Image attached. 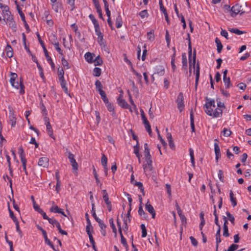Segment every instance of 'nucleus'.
<instances>
[{"label":"nucleus","instance_id":"f257e3e1","mask_svg":"<svg viewBox=\"0 0 251 251\" xmlns=\"http://www.w3.org/2000/svg\"><path fill=\"white\" fill-rule=\"evenodd\" d=\"M18 78L17 74L11 72V77L10 82L12 86L15 87L17 89L20 88V94H24L25 93V86L23 83V79L22 77L20 78V82L18 81Z\"/></svg>","mask_w":251,"mask_h":251},{"label":"nucleus","instance_id":"f03ea898","mask_svg":"<svg viewBox=\"0 0 251 251\" xmlns=\"http://www.w3.org/2000/svg\"><path fill=\"white\" fill-rule=\"evenodd\" d=\"M206 103L203 106L205 112L208 115H211V112L213 111V108L216 107L215 100H210V99L206 97Z\"/></svg>","mask_w":251,"mask_h":251},{"label":"nucleus","instance_id":"7ed1b4c3","mask_svg":"<svg viewBox=\"0 0 251 251\" xmlns=\"http://www.w3.org/2000/svg\"><path fill=\"white\" fill-rule=\"evenodd\" d=\"M241 8L242 5H241L239 3H237L234 5L232 6V12L230 13L231 16L235 17L239 13H240V15H242L245 13V11H243Z\"/></svg>","mask_w":251,"mask_h":251},{"label":"nucleus","instance_id":"20e7f679","mask_svg":"<svg viewBox=\"0 0 251 251\" xmlns=\"http://www.w3.org/2000/svg\"><path fill=\"white\" fill-rule=\"evenodd\" d=\"M122 97L123 95L121 94L119 98L117 99V102L119 105H120L123 108L128 109L131 112H132V110L130 106L127 103L125 100L121 98Z\"/></svg>","mask_w":251,"mask_h":251},{"label":"nucleus","instance_id":"39448f33","mask_svg":"<svg viewBox=\"0 0 251 251\" xmlns=\"http://www.w3.org/2000/svg\"><path fill=\"white\" fill-rule=\"evenodd\" d=\"M183 95L182 92H180L177 96L176 99V102L177 104V108L179 109L180 112H181L184 108V104L183 103Z\"/></svg>","mask_w":251,"mask_h":251},{"label":"nucleus","instance_id":"423d86ee","mask_svg":"<svg viewBox=\"0 0 251 251\" xmlns=\"http://www.w3.org/2000/svg\"><path fill=\"white\" fill-rule=\"evenodd\" d=\"M68 158L70 160V163L73 167V169L74 170H77L78 165L77 163L76 162L75 159V155L70 152H69Z\"/></svg>","mask_w":251,"mask_h":251},{"label":"nucleus","instance_id":"0eeeda50","mask_svg":"<svg viewBox=\"0 0 251 251\" xmlns=\"http://www.w3.org/2000/svg\"><path fill=\"white\" fill-rule=\"evenodd\" d=\"M18 13L22 19V20L24 22V25L25 26V28H26L27 31L28 32L30 31L29 27L27 24V23L26 22L25 16L22 11L21 10V9L20 6H18Z\"/></svg>","mask_w":251,"mask_h":251},{"label":"nucleus","instance_id":"6e6552de","mask_svg":"<svg viewBox=\"0 0 251 251\" xmlns=\"http://www.w3.org/2000/svg\"><path fill=\"white\" fill-rule=\"evenodd\" d=\"M49 159L46 157H42L39 159L38 165L44 168L48 167L49 165Z\"/></svg>","mask_w":251,"mask_h":251},{"label":"nucleus","instance_id":"1a4fd4ad","mask_svg":"<svg viewBox=\"0 0 251 251\" xmlns=\"http://www.w3.org/2000/svg\"><path fill=\"white\" fill-rule=\"evenodd\" d=\"M145 207L146 210L151 214L152 218L154 219L155 217V211L153 206L149 203V200L145 205Z\"/></svg>","mask_w":251,"mask_h":251},{"label":"nucleus","instance_id":"9d476101","mask_svg":"<svg viewBox=\"0 0 251 251\" xmlns=\"http://www.w3.org/2000/svg\"><path fill=\"white\" fill-rule=\"evenodd\" d=\"M200 64L199 62L197 64V67H196V80H195V90H197L199 80L200 78Z\"/></svg>","mask_w":251,"mask_h":251},{"label":"nucleus","instance_id":"9b49d317","mask_svg":"<svg viewBox=\"0 0 251 251\" xmlns=\"http://www.w3.org/2000/svg\"><path fill=\"white\" fill-rule=\"evenodd\" d=\"M214 150L215 152V160L217 162L218 161V159L221 157V152H220V149L218 145V144L217 143H214Z\"/></svg>","mask_w":251,"mask_h":251},{"label":"nucleus","instance_id":"f8f14e48","mask_svg":"<svg viewBox=\"0 0 251 251\" xmlns=\"http://www.w3.org/2000/svg\"><path fill=\"white\" fill-rule=\"evenodd\" d=\"M45 55L48 61V62L50 64L51 67L52 69H54L55 68V65L54 63L53 62L51 57L49 55V52L47 50L46 48H45L44 50H43Z\"/></svg>","mask_w":251,"mask_h":251},{"label":"nucleus","instance_id":"ddd939ff","mask_svg":"<svg viewBox=\"0 0 251 251\" xmlns=\"http://www.w3.org/2000/svg\"><path fill=\"white\" fill-rule=\"evenodd\" d=\"M52 2V9L56 12H58L59 8L61 7V3L57 0H50Z\"/></svg>","mask_w":251,"mask_h":251},{"label":"nucleus","instance_id":"4468645a","mask_svg":"<svg viewBox=\"0 0 251 251\" xmlns=\"http://www.w3.org/2000/svg\"><path fill=\"white\" fill-rule=\"evenodd\" d=\"M220 232H221V227H219V228H218V230L217 231V232L216 233V246H217V250H218V247H219V243H220L221 242V234H220Z\"/></svg>","mask_w":251,"mask_h":251},{"label":"nucleus","instance_id":"2eb2a0df","mask_svg":"<svg viewBox=\"0 0 251 251\" xmlns=\"http://www.w3.org/2000/svg\"><path fill=\"white\" fill-rule=\"evenodd\" d=\"M59 81L60 82V85L61 86V87L63 89V90H64V92L66 94H67L69 96H70V94L69 93V92L68 91L67 87L66 86V82L64 78H63V79H59Z\"/></svg>","mask_w":251,"mask_h":251},{"label":"nucleus","instance_id":"dca6fc26","mask_svg":"<svg viewBox=\"0 0 251 251\" xmlns=\"http://www.w3.org/2000/svg\"><path fill=\"white\" fill-rule=\"evenodd\" d=\"M94 56H95V54L89 52L86 53L84 56L86 60L90 63H92L94 62Z\"/></svg>","mask_w":251,"mask_h":251},{"label":"nucleus","instance_id":"f3484780","mask_svg":"<svg viewBox=\"0 0 251 251\" xmlns=\"http://www.w3.org/2000/svg\"><path fill=\"white\" fill-rule=\"evenodd\" d=\"M190 125H191L192 131L195 132L194 114H193L192 109H191V110L190 111Z\"/></svg>","mask_w":251,"mask_h":251},{"label":"nucleus","instance_id":"a211bd4d","mask_svg":"<svg viewBox=\"0 0 251 251\" xmlns=\"http://www.w3.org/2000/svg\"><path fill=\"white\" fill-rule=\"evenodd\" d=\"M186 40L188 41V57H192V45L189 33H187V38Z\"/></svg>","mask_w":251,"mask_h":251},{"label":"nucleus","instance_id":"6ab92c4d","mask_svg":"<svg viewBox=\"0 0 251 251\" xmlns=\"http://www.w3.org/2000/svg\"><path fill=\"white\" fill-rule=\"evenodd\" d=\"M215 43L216 44V45H217V51L219 53H221L222 50V49L223 48V45L222 44V43L221 42V41L220 40V39L218 38H216L215 39Z\"/></svg>","mask_w":251,"mask_h":251},{"label":"nucleus","instance_id":"aec40b11","mask_svg":"<svg viewBox=\"0 0 251 251\" xmlns=\"http://www.w3.org/2000/svg\"><path fill=\"white\" fill-rule=\"evenodd\" d=\"M223 112V110L220 108H216L214 112H211V115L210 116H212L214 118H218L220 116V115H222Z\"/></svg>","mask_w":251,"mask_h":251},{"label":"nucleus","instance_id":"412c9836","mask_svg":"<svg viewBox=\"0 0 251 251\" xmlns=\"http://www.w3.org/2000/svg\"><path fill=\"white\" fill-rule=\"evenodd\" d=\"M165 70L163 66H159V68L156 69V72L154 73V75H157L159 76H162L164 75Z\"/></svg>","mask_w":251,"mask_h":251},{"label":"nucleus","instance_id":"4be33fe9","mask_svg":"<svg viewBox=\"0 0 251 251\" xmlns=\"http://www.w3.org/2000/svg\"><path fill=\"white\" fill-rule=\"evenodd\" d=\"M229 197L232 206L235 207L237 205V201L236 198L234 197L233 193L231 190L230 191Z\"/></svg>","mask_w":251,"mask_h":251},{"label":"nucleus","instance_id":"5701e85b","mask_svg":"<svg viewBox=\"0 0 251 251\" xmlns=\"http://www.w3.org/2000/svg\"><path fill=\"white\" fill-rule=\"evenodd\" d=\"M156 132L157 133L158 138L160 140L161 144H162V146L165 148H166L167 144L166 142L165 141V140L161 136V135L160 134V133H159V130H158V128L157 127H156Z\"/></svg>","mask_w":251,"mask_h":251},{"label":"nucleus","instance_id":"b1692460","mask_svg":"<svg viewBox=\"0 0 251 251\" xmlns=\"http://www.w3.org/2000/svg\"><path fill=\"white\" fill-rule=\"evenodd\" d=\"M95 66H100L103 63L102 58L100 55L97 56L96 58L94 60V62Z\"/></svg>","mask_w":251,"mask_h":251},{"label":"nucleus","instance_id":"393cba45","mask_svg":"<svg viewBox=\"0 0 251 251\" xmlns=\"http://www.w3.org/2000/svg\"><path fill=\"white\" fill-rule=\"evenodd\" d=\"M109 223L110 225V226L112 229V231L114 233L115 236H117V229L116 228V226L114 224V220L113 218H111L109 219Z\"/></svg>","mask_w":251,"mask_h":251},{"label":"nucleus","instance_id":"a878e982","mask_svg":"<svg viewBox=\"0 0 251 251\" xmlns=\"http://www.w3.org/2000/svg\"><path fill=\"white\" fill-rule=\"evenodd\" d=\"M123 24V21L121 16L119 15L116 20V26L117 28H120Z\"/></svg>","mask_w":251,"mask_h":251},{"label":"nucleus","instance_id":"bb28decb","mask_svg":"<svg viewBox=\"0 0 251 251\" xmlns=\"http://www.w3.org/2000/svg\"><path fill=\"white\" fill-rule=\"evenodd\" d=\"M223 81L225 84L226 89H228L232 86V84L230 82V78L229 77L223 78Z\"/></svg>","mask_w":251,"mask_h":251},{"label":"nucleus","instance_id":"cd10ccee","mask_svg":"<svg viewBox=\"0 0 251 251\" xmlns=\"http://www.w3.org/2000/svg\"><path fill=\"white\" fill-rule=\"evenodd\" d=\"M86 231L89 236L90 242L92 245L95 244V241L94 240V238L93 237V236L92 235V233L90 231V229H88V227L86 228Z\"/></svg>","mask_w":251,"mask_h":251},{"label":"nucleus","instance_id":"c85d7f7f","mask_svg":"<svg viewBox=\"0 0 251 251\" xmlns=\"http://www.w3.org/2000/svg\"><path fill=\"white\" fill-rule=\"evenodd\" d=\"M106 105L108 110L110 112H112V116H115L116 114L114 112L113 105L111 103H109V101H108V103H107Z\"/></svg>","mask_w":251,"mask_h":251},{"label":"nucleus","instance_id":"c756f323","mask_svg":"<svg viewBox=\"0 0 251 251\" xmlns=\"http://www.w3.org/2000/svg\"><path fill=\"white\" fill-rule=\"evenodd\" d=\"M120 237H121V243L126 248V250L127 251L128 246L127 244L126 240L125 239V238L124 237L122 232H121V233H120Z\"/></svg>","mask_w":251,"mask_h":251},{"label":"nucleus","instance_id":"7c9ffc66","mask_svg":"<svg viewBox=\"0 0 251 251\" xmlns=\"http://www.w3.org/2000/svg\"><path fill=\"white\" fill-rule=\"evenodd\" d=\"M85 216L86 221H87V225L86 228L88 227V229H90V227H91V229H92V231L93 232V227L91 225V223L90 220L89 218L88 214L87 213H86L85 214Z\"/></svg>","mask_w":251,"mask_h":251},{"label":"nucleus","instance_id":"2f4dec72","mask_svg":"<svg viewBox=\"0 0 251 251\" xmlns=\"http://www.w3.org/2000/svg\"><path fill=\"white\" fill-rule=\"evenodd\" d=\"M99 93L101 96V98L102 99L104 102L105 104H107V103H108V99L106 97L105 92L104 91H100Z\"/></svg>","mask_w":251,"mask_h":251},{"label":"nucleus","instance_id":"473e14b6","mask_svg":"<svg viewBox=\"0 0 251 251\" xmlns=\"http://www.w3.org/2000/svg\"><path fill=\"white\" fill-rule=\"evenodd\" d=\"M102 198L103 199V200L105 203L110 201L109 200V197L108 193L106 192V190H103L102 191Z\"/></svg>","mask_w":251,"mask_h":251},{"label":"nucleus","instance_id":"72a5a7b5","mask_svg":"<svg viewBox=\"0 0 251 251\" xmlns=\"http://www.w3.org/2000/svg\"><path fill=\"white\" fill-rule=\"evenodd\" d=\"M8 211L9 212V215L10 218L13 220V222H17L18 221L17 218L15 216L13 212L12 211V210L10 208L9 206V202H8Z\"/></svg>","mask_w":251,"mask_h":251},{"label":"nucleus","instance_id":"f704fd0d","mask_svg":"<svg viewBox=\"0 0 251 251\" xmlns=\"http://www.w3.org/2000/svg\"><path fill=\"white\" fill-rule=\"evenodd\" d=\"M147 37L150 41H152L154 39V30H151L147 33Z\"/></svg>","mask_w":251,"mask_h":251},{"label":"nucleus","instance_id":"c9c22d12","mask_svg":"<svg viewBox=\"0 0 251 251\" xmlns=\"http://www.w3.org/2000/svg\"><path fill=\"white\" fill-rule=\"evenodd\" d=\"M57 74L58 75L59 79H63L64 78V71L63 68H58L57 71Z\"/></svg>","mask_w":251,"mask_h":251},{"label":"nucleus","instance_id":"e433bc0d","mask_svg":"<svg viewBox=\"0 0 251 251\" xmlns=\"http://www.w3.org/2000/svg\"><path fill=\"white\" fill-rule=\"evenodd\" d=\"M96 221L98 223L99 226L100 228V229L103 230L106 228L107 226L105 224H104L103 221H102L101 220H100V219H96Z\"/></svg>","mask_w":251,"mask_h":251},{"label":"nucleus","instance_id":"4c0bfd02","mask_svg":"<svg viewBox=\"0 0 251 251\" xmlns=\"http://www.w3.org/2000/svg\"><path fill=\"white\" fill-rule=\"evenodd\" d=\"M143 124L145 125V128H146L147 132L149 133V134L151 136L152 132H151V126L150 125L149 121H148L147 123L145 122Z\"/></svg>","mask_w":251,"mask_h":251},{"label":"nucleus","instance_id":"58836bf2","mask_svg":"<svg viewBox=\"0 0 251 251\" xmlns=\"http://www.w3.org/2000/svg\"><path fill=\"white\" fill-rule=\"evenodd\" d=\"M55 225L56 227L57 228L58 231L60 233H61L62 235H67V232L66 231L62 230L61 229L60 225L59 222H57Z\"/></svg>","mask_w":251,"mask_h":251},{"label":"nucleus","instance_id":"ea45409f","mask_svg":"<svg viewBox=\"0 0 251 251\" xmlns=\"http://www.w3.org/2000/svg\"><path fill=\"white\" fill-rule=\"evenodd\" d=\"M228 30L230 32H231L232 33H235V34H236L237 35H241V34H243L244 33L242 31H241V30H240L239 29H238L237 28H228Z\"/></svg>","mask_w":251,"mask_h":251},{"label":"nucleus","instance_id":"a19ab883","mask_svg":"<svg viewBox=\"0 0 251 251\" xmlns=\"http://www.w3.org/2000/svg\"><path fill=\"white\" fill-rule=\"evenodd\" d=\"M62 209L59 208L58 206L56 205L55 206H52L50 208V211L54 213H59L60 211H61Z\"/></svg>","mask_w":251,"mask_h":251},{"label":"nucleus","instance_id":"79ce46f5","mask_svg":"<svg viewBox=\"0 0 251 251\" xmlns=\"http://www.w3.org/2000/svg\"><path fill=\"white\" fill-rule=\"evenodd\" d=\"M95 85L96 89L99 92V93L100 92V91H103L102 89V85L100 81H99V80H97L95 82Z\"/></svg>","mask_w":251,"mask_h":251},{"label":"nucleus","instance_id":"37998d69","mask_svg":"<svg viewBox=\"0 0 251 251\" xmlns=\"http://www.w3.org/2000/svg\"><path fill=\"white\" fill-rule=\"evenodd\" d=\"M223 135L225 137H228L231 135L232 132L230 129L224 128L222 132Z\"/></svg>","mask_w":251,"mask_h":251},{"label":"nucleus","instance_id":"c03bdc74","mask_svg":"<svg viewBox=\"0 0 251 251\" xmlns=\"http://www.w3.org/2000/svg\"><path fill=\"white\" fill-rule=\"evenodd\" d=\"M93 75L95 76H99L101 75V69L100 68L96 67L93 70Z\"/></svg>","mask_w":251,"mask_h":251},{"label":"nucleus","instance_id":"a18cd8bd","mask_svg":"<svg viewBox=\"0 0 251 251\" xmlns=\"http://www.w3.org/2000/svg\"><path fill=\"white\" fill-rule=\"evenodd\" d=\"M9 118L11 126L13 127L16 124V118L15 116H13L12 115H9Z\"/></svg>","mask_w":251,"mask_h":251},{"label":"nucleus","instance_id":"49530a36","mask_svg":"<svg viewBox=\"0 0 251 251\" xmlns=\"http://www.w3.org/2000/svg\"><path fill=\"white\" fill-rule=\"evenodd\" d=\"M101 163L103 167L107 166V158L106 156L104 154H102Z\"/></svg>","mask_w":251,"mask_h":251},{"label":"nucleus","instance_id":"de8ad7c7","mask_svg":"<svg viewBox=\"0 0 251 251\" xmlns=\"http://www.w3.org/2000/svg\"><path fill=\"white\" fill-rule=\"evenodd\" d=\"M138 214L140 216H143L144 218H146L148 217L147 214L144 211L143 208L141 207H139Z\"/></svg>","mask_w":251,"mask_h":251},{"label":"nucleus","instance_id":"09e8293b","mask_svg":"<svg viewBox=\"0 0 251 251\" xmlns=\"http://www.w3.org/2000/svg\"><path fill=\"white\" fill-rule=\"evenodd\" d=\"M141 228L142 229V237H145L147 236V233L146 226L144 224H141Z\"/></svg>","mask_w":251,"mask_h":251},{"label":"nucleus","instance_id":"8fccbe9b","mask_svg":"<svg viewBox=\"0 0 251 251\" xmlns=\"http://www.w3.org/2000/svg\"><path fill=\"white\" fill-rule=\"evenodd\" d=\"M223 236L225 237H228L230 234L228 232V228L227 226H223Z\"/></svg>","mask_w":251,"mask_h":251},{"label":"nucleus","instance_id":"3c124183","mask_svg":"<svg viewBox=\"0 0 251 251\" xmlns=\"http://www.w3.org/2000/svg\"><path fill=\"white\" fill-rule=\"evenodd\" d=\"M159 4L160 6V9L163 13V14H164L165 13H167V12L166 9L163 6L162 0H159Z\"/></svg>","mask_w":251,"mask_h":251},{"label":"nucleus","instance_id":"603ef678","mask_svg":"<svg viewBox=\"0 0 251 251\" xmlns=\"http://www.w3.org/2000/svg\"><path fill=\"white\" fill-rule=\"evenodd\" d=\"M226 214L227 216L228 217L229 220L230 221V222L233 225H234V220H235L234 216L231 214H230V213L228 211H227L226 212Z\"/></svg>","mask_w":251,"mask_h":251},{"label":"nucleus","instance_id":"864d4df0","mask_svg":"<svg viewBox=\"0 0 251 251\" xmlns=\"http://www.w3.org/2000/svg\"><path fill=\"white\" fill-rule=\"evenodd\" d=\"M92 216L94 217V218L95 219V220L96 221V219H98L99 218L97 216V215L96 214V211H95V203H92Z\"/></svg>","mask_w":251,"mask_h":251},{"label":"nucleus","instance_id":"5fc2aeb1","mask_svg":"<svg viewBox=\"0 0 251 251\" xmlns=\"http://www.w3.org/2000/svg\"><path fill=\"white\" fill-rule=\"evenodd\" d=\"M19 153H20V156L21 158V160H22L23 159V158L24 159H26L25 156V154L24 153V149L22 146L19 148Z\"/></svg>","mask_w":251,"mask_h":251},{"label":"nucleus","instance_id":"6e6d98bb","mask_svg":"<svg viewBox=\"0 0 251 251\" xmlns=\"http://www.w3.org/2000/svg\"><path fill=\"white\" fill-rule=\"evenodd\" d=\"M61 61L63 66L64 67H66L67 69L70 68V66H69L68 62L64 57L62 58Z\"/></svg>","mask_w":251,"mask_h":251},{"label":"nucleus","instance_id":"4d7b16f0","mask_svg":"<svg viewBox=\"0 0 251 251\" xmlns=\"http://www.w3.org/2000/svg\"><path fill=\"white\" fill-rule=\"evenodd\" d=\"M224 9L225 10V12H230V13L232 12V7H230V5L227 4H225L224 5Z\"/></svg>","mask_w":251,"mask_h":251},{"label":"nucleus","instance_id":"13d9d810","mask_svg":"<svg viewBox=\"0 0 251 251\" xmlns=\"http://www.w3.org/2000/svg\"><path fill=\"white\" fill-rule=\"evenodd\" d=\"M179 216L180 219L181 221L182 225L185 226V225L187 223V219H186V218L185 217V215L182 214L181 215H179Z\"/></svg>","mask_w":251,"mask_h":251},{"label":"nucleus","instance_id":"bf43d9fd","mask_svg":"<svg viewBox=\"0 0 251 251\" xmlns=\"http://www.w3.org/2000/svg\"><path fill=\"white\" fill-rule=\"evenodd\" d=\"M0 7L2 9V12H9V8L7 5H2V4L0 3Z\"/></svg>","mask_w":251,"mask_h":251},{"label":"nucleus","instance_id":"052dcab7","mask_svg":"<svg viewBox=\"0 0 251 251\" xmlns=\"http://www.w3.org/2000/svg\"><path fill=\"white\" fill-rule=\"evenodd\" d=\"M56 50L59 52V53L61 55H63L62 50L61 48L59 47V44L58 42L55 43L54 44Z\"/></svg>","mask_w":251,"mask_h":251},{"label":"nucleus","instance_id":"680f3d73","mask_svg":"<svg viewBox=\"0 0 251 251\" xmlns=\"http://www.w3.org/2000/svg\"><path fill=\"white\" fill-rule=\"evenodd\" d=\"M36 35H37L38 41H39L40 45H41L42 47L43 48V49L44 50V49L46 48L45 47L44 43L42 40L41 38V37H40V35H39V33L38 32L36 33Z\"/></svg>","mask_w":251,"mask_h":251},{"label":"nucleus","instance_id":"e2e57ef3","mask_svg":"<svg viewBox=\"0 0 251 251\" xmlns=\"http://www.w3.org/2000/svg\"><path fill=\"white\" fill-rule=\"evenodd\" d=\"M238 245L237 244H232L227 249V251H234L238 248Z\"/></svg>","mask_w":251,"mask_h":251},{"label":"nucleus","instance_id":"0e129e2a","mask_svg":"<svg viewBox=\"0 0 251 251\" xmlns=\"http://www.w3.org/2000/svg\"><path fill=\"white\" fill-rule=\"evenodd\" d=\"M218 176L219 178V179L222 182H224V175H223V172L222 170H219L218 171Z\"/></svg>","mask_w":251,"mask_h":251},{"label":"nucleus","instance_id":"69168bd1","mask_svg":"<svg viewBox=\"0 0 251 251\" xmlns=\"http://www.w3.org/2000/svg\"><path fill=\"white\" fill-rule=\"evenodd\" d=\"M165 39L167 43V46H169L170 43L171 39L168 30H166Z\"/></svg>","mask_w":251,"mask_h":251},{"label":"nucleus","instance_id":"338daca9","mask_svg":"<svg viewBox=\"0 0 251 251\" xmlns=\"http://www.w3.org/2000/svg\"><path fill=\"white\" fill-rule=\"evenodd\" d=\"M139 15L142 18H144L145 17H147L148 16V12L147 10H144L141 11L139 13Z\"/></svg>","mask_w":251,"mask_h":251},{"label":"nucleus","instance_id":"774afa93","mask_svg":"<svg viewBox=\"0 0 251 251\" xmlns=\"http://www.w3.org/2000/svg\"><path fill=\"white\" fill-rule=\"evenodd\" d=\"M189 238L191 240L192 244L194 247H197L198 246V244L197 240L193 236H190Z\"/></svg>","mask_w":251,"mask_h":251}]
</instances>
